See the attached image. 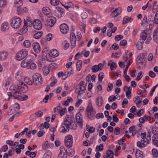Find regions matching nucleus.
Returning <instances> with one entry per match:
<instances>
[{"instance_id": "obj_29", "label": "nucleus", "mask_w": 158, "mask_h": 158, "mask_svg": "<svg viewBox=\"0 0 158 158\" xmlns=\"http://www.w3.org/2000/svg\"><path fill=\"white\" fill-rule=\"evenodd\" d=\"M153 39L154 42L158 43V32L156 30L153 33Z\"/></svg>"}, {"instance_id": "obj_9", "label": "nucleus", "mask_w": 158, "mask_h": 158, "mask_svg": "<svg viewBox=\"0 0 158 158\" xmlns=\"http://www.w3.org/2000/svg\"><path fill=\"white\" fill-rule=\"evenodd\" d=\"M70 39L71 48H73L76 46V37L74 33L72 32L71 33Z\"/></svg>"}, {"instance_id": "obj_30", "label": "nucleus", "mask_w": 158, "mask_h": 158, "mask_svg": "<svg viewBox=\"0 0 158 158\" xmlns=\"http://www.w3.org/2000/svg\"><path fill=\"white\" fill-rule=\"evenodd\" d=\"M96 103L99 106H102L103 103V100L102 97H100L97 98Z\"/></svg>"}, {"instance_id": "obj_42", "label": "nucleus", "mask_w": 158, "mask_h": 158, "mask_svg": "<svg viewBox=\"0 0 158 158\" xmlns=\"http://www.w3.org/2000/svg\"><path fill=\"white\" fill-rule=\"evenodd\" d=\"M43 71L44 74L47 75L49 72V68L47 66H44L43 68Z\"/></svg>"}, {"instance_id": "obj_57", "label": "nucleus", "mask_w": 158, "mask_h": 158, "mask_svg": "<svg viewBox=\"0 0 158 158\" xmlns=\"http://www.w3.org/2000/svg\"><path fill=\"white\" fill-rule=\"evenodd\" d=\"M123 38V36L121 35H116L115 36L114 39L116 41H118L120 40Z\"/></svg>"}, {"instance_id": "obj_38", "label": "nucleus", "mask_w": 158, "mask_h": 158, "mask_svg": "<svg viewBox=\"0 0 158 158\" xmlns=\"http://www.w3.org/2000/svg\"><path fill=\"white\" fill-rule=\"evenodd\" d=\"M50 145H52V144H48V142L46 141L42 145L43 148L44 150H46L47 148L50 147Z\"/></svg>"}, {"instance_id": "obj_52", "label": "nucleus", "mask_w": 158, "mask_h": 158, "mask_svg": "<svg viewBox=\"0 0 158 158\" xmlns=\"http://www.w3.org/2000/svg\"><path fill=\"white\" fill-rule=\"evenodd\" d=\"M152 152L153 156L155 157H157L158 156V151L156 149H153L152 150Z\"/></svg>"}, {"instance_id": "obj_41", "label": "nucleus", "mask_w": 158, "mask_h": 158, "mask_svg": "<svg viewBox=\"0 0 158 158\" xmlns=\"http://www.w3.org/2000/svg\"><path fill=\"white\" fill-rule=\"evenodd\" d=\"M23 45L26 48H29L31 46V43L29 40H26L23 43Z\"/></svg>"}, {"instance_id": "obj_28", "label": "nucleus", "mask_w": 158, "mask_h": 158, "mask_svg": "<svg viewBox=\"0 0 158 158\" xmlns=\"http://www.w3.org/2000/svg\"><path fill=\"white\" fill-rule=\"evenodd\" d=\"M12 93L13 94V96L15 98L19 100L20 99V94L19 92L14 90L12 91Z\"/></svg>"}, {"instance_id": "obj_16", "label": "nucleus", "mask_w": 158, "mask_h": 158, "mask_svg": "<svg viewBox=\"0 0 158 158\" xmlns=\"http://www.w3.org/2000/svg\"><path fill=\"white\" fill-rule=\"evenodd\" d=\"M74 70L71 67L68 68L66 71L64 73L63 77L65 76V77L64 79H66L69 76L73 74Z\"/></svg>"}, {"instance_id": "obj_13", "label": "nucleus", "mask_w": 158, "mask_h": 158, "mask_svg": "<svg viewBox=\"0 0 158 158\" xmlns=\"http://www.w3.org/2000/svg\"><path fill=\"white\" fill-rule=\"evenodd\" d=\"M60 30L61 32L64 34H66L69 30L68 26L66 24H61L60 26Z\"/></svg>"}, {"instance_id": "obj_32", "label": "nucleus", "mask_w": 158, "mask_h": 158, "mask_svg": "<svg viewBox=\"0 0 158 158\" xmlns=\"http://www.w3.org/2000/svg\"><path fill=\"white\" fill-rule=\"evenodd\" d=\"M152 139V143L154 145L158 147V137L155 136H153Z\"/></svg>"}, {"instance_id": "obj_43", "label": "nucleus", "mask_w": 158, "mask_h": 158, "mask_svg": "<svg viewBox=\"0 0 158 158\" xmlns=\"http://www.w3.org/2000/svg\"><path fill=\"white\" fill-rule=\"evenodd\" d=\"M25 21L26 22V24L27 25V26H30V25H32L33 24V21L32 19H31L30 18H27L26 20H24V21Z\"/></svg>"}, {"instance_id": "obj_6", "label": "nucleus", "mask_w": 158, "mask_h": 158, "mask_svg": "<svg viewBox=\"0 0 158 158\" xmlns=\"http://www.w3.org/2000/svg\"><path fill=\"white\" fill-rule=\"evenodd\" d=\"M55 11V15L59 18H60L63 16L64 12V10L60 7H56Z\"/></svg>"}, {"instance_id": "obj_3", "label": "nucleus", "mask_w": 158, "mask_h": 158, "mask_svg": "<svg viewBox=\"0 0 158 158\" xmlns=\"http://www.w3.org/2000/svg\"><path fill=\"white\" fill-rule=\"evenodd\" d=\"M21 22V20L19 18L16 17L10 20V25L11 27L17 29L20 27Z\"/></svg>"}, {"instance_id": "obj_17", "label": "nucleus", "mask_w": 158, "mask_h": 158, "mask_svg": "<svg viewBox=\"0 0 158 158\" xmlns=\"http://www.w3.org/2000/svg\"><path fill=\"white\" fill-rule=\"evenodd\" d=\"M9 29V25L7 22L2 23L1 26V30L2 31H7Z\"/></svg>"}, {"instance_id": "obj_56", "label": "nucleus", "mask_w": 158, "mask_h": 158, "mask_svg": "<svg viewBox=\"0 0 158 158\" xmlns=\"http://www.w3.org/2000/svg\"><path fill=\"white\" fill-rule=\"evenodd\" d=\"M113 87V84L109 83L108 86V88L107 89V91L108 92L110 91Z\"/></svg>"}, {"instance_id": "obj_19", "label": "nucleus", "mask_w": 158, "mask_h": 158, "mask_svg": "<svg viewBox=\"0 0 158 158\" xmlns=\"http://www.w3.org/2000/svg\"><path fill=\"white\" fill-rule=\"evenodd\" d=\"M33 48L35 52L38 53L40 52V48L39 44L38 43H35L33 44Z\"/></svg>"}, {"instance_id": "obj_34", "label": "nucleus", "mask_w": 158, "mask_h": 158, "mask_svg": "<svg viewBox=\"0 0 158 158\" xmlns=\"http://www.w3.org/2000/svg\"><path fill=\"white\" fill-rule=\"evenodd\" d=\"M82 62L81 60H78L77 63V69L78 71H80L82 67Z\"/></svg>"}, {"instance_id": "obj_22", "label": "nucleus", "mask_w": 158, "mask_h": 158, "mask_svg": "<svg viewBox=\"0 0 158 158\" xmlns=\"http://www.w3.org/2000/svg\"><path fill=\"white\" fill-rule=\"evenodd\" d=\"M8 56V53L6 52H0V59L3 60H5Z\"/></svg>"}, {"instance_id": "obj_53", "label": "nucleus", "mask_w": 158, "mask_h": 158, "mask_svg": "<svg viewBox=\"0 0 158 158\" xmlns=\"http://www.w3.org/2000/svg\"><path fill=\"white\" fill-rule=\"evenodd\" d=\"M153 22L155 24H158V13L156 12L155 15Z\"/></svg>"}, {"instance_id": "obj_20", "label": "nucleus", "mask_w": 158, "mask_h": 158, "mask_svg": "<svg viewBox=\"0 0 158 158\" xmlns=\"http://www.w3.org/2000/svg\"><path fill=\"white\" fill-rule=\"evenodd\" d=\"M17 86H18V89L19 90H23L22 89V88H24L27 89V86L25 84L23 83L22 82L20 81H19L17 83Z\"/></svg>"}, {"instance_id": "obj_14", "label": "nucleus", "mask_w": 158, "mask_h": 158, "mask_svg": "<svg viewBox=\"0 0 158 158\" xmlns=\"http://www.w3.org/2000/svg\"><path fill=\"white\" fill-rule=\"evenodd\" d=\"M122 10V8L120 7L116 8L111 13V16L113 18H115L121 13Z\"/></svg>"}, {"instance_id": "obj_61", "label": "nucleus", "mask_w": 158, "mask_h": 158, "mask_svg": "<svg viewBox=\"0 0 158 158\" xmlns=\"http://www.w3.org/2000/svg\"><path fill=\"white\" fill-rule=\"evenodd\" d=\"M75 152L74 150L72 149H71L69 150L68 154V155L72 156L74 154Z\"/></svg>"}, {"instance_id": "obj_27", "label": "nucleus", "mask_w": 158, "mask_h": 158, "mask_svg": "<svg viewBox=\"0 0 158 158\" xmlns=\"http://www.w3.org/2000/svg\"><path fill=\"white\" fill-rule=\"evenodd\" d=\"M133 19L128 16H126L124 17L123 20V24H125L131 21Z\"/></svg>"}, {"instance_id": "obj_35", "label": "nucleus", "mask_w": 158, "mask_h": 158, "mask_svg": "<svg viewBox=\"0 0 158 158\" xmlns=\"http://www.w3.org/2000/svg\"><path fill=\"white\" fill-rule=\"evenodd\" d=\"M27 25L26 24V21H24V25L22 29V33L23 34L25 33L27 31Z\"/></svg>"}, {"instance_id": "obj_64", "label": "nucleus", "mask_w": 158, "mask_h": 158, "mask_svg": "<svg viewBox=\"0 0 158 158\" xmlns=\"http://www.w3.org/2000/svg\"><path fill=\"white\" fill-rule=\"evenodd\" d=\"M43 158H51V155L49 152L45 153L44 155Z\"/></svg>"}, {"instance_id": "obj_37", "label": "nucleus", "mask_w": 158, "mask_h": 158, "mask_svg": "<svg viewBox=\"0 0 158 158\" xmlns=\"http://www.w3.org/2000/svg\"><path fill=\"white\" fill-rule=\"evenodd\" d=\"M25 59L29 62H32V61L34 60V57L33 55H29Z\"/></svg>"}, {"instance_id": "obj_59", "label": "nucleus", "mask_w": 158, "mask_h": 158, "mask_svg": "<svg viewBox=\"0 0 158 158\" xmlns=\"http://www.w3.org/2000/svg\"><path fill=\"white\" fill-rule=\"evenodd\" d=\"M148 22V20L147 19V17L146 15H145L143 19L142 23V24H146Z\"/></svg>"}, {"instance_id": "obj_12", "label": "nucleus", "mask_w": 158, "mask_h": 158, "mask_svg": "<svg viewBox=\"0 0 158 158\" xmlns=\"http://www.w3.org/2000/svg\"><path fill=\"white\" fill-rule=\"evenodd\" d=\"M124 91L126 92V96L128 99H130L131 97V88L130 87H127V86H124L123 88Z\"/></svg>"}, {"instance_id": "obj_23", "label": "nucleus", "mask_w": 158, "mask_h": 158, "mask_svg": "<svg viewBox=\"0 0 158 158\" xmlns=\"http://www.w3.org/2000/svg\"><path fill=\"white\" fill-rule=\"evenodd\" d=\"M50 53L51 56L53 58L56 57L59 55L58 51L56 49L51 50L50 51Z\"/></svg>"}, {"instance_id": "obj_46", "label": "nucleus", "mask_w": 158, "mask_h": 158, "mask_svg": "<svg viewBox=\"0 0 158 158\" xmlns=\"http://www.w3.org/2000/svg\"><path fill=\"white\" fill-rule=\"evenodd\" d=\"M24 81L27 83V84L31 85L32 84V81L30 80L29 78L27 77H26L24 79Z\"/></svg>"}, {"instance_id": "obj_39", "label": "nucleus", "mask_w": 158, "mask_h": 158, "mask_svg": "<svg viewBox=\"0 0 158 158\" xmlns=\"http://www.w3.org/2000/svg\"><path fill=\"white\" fill-rule=\"evenodd\" d=\"M28 68L32 69H34L36 68V65L33 62H29Z\"/></svg>"}, {"instance_id": "obj_45", "label": "nucleus", "mask_w": 158, "mask_h": 158, "mask_svg": "<svg viewBox=\"0 0 158 158\" xmlns=\"http://www.w3.org/2000/svg\"><path fill=\"white\" fill-rule=\"evenodd\" d=\"M103 145L102 144H100L99 146H97L96 148V151H100L103 150Z\"/></svg>"}, {"instance_id": "obj_47", "label": "nucleus", "mask_w": 158, "mask_h": 158, "mask_svg": "<svg viewBox=\"0 0 158 158\" xmlns=\"http://www.w3.org/2000/svg\"><path fill=\"white\" fill-rule=\"evenodd\" d=\"M143 73L140 71L138 74L136 78V80L137 81H139L142 77Z\"/></svg>"}, {"instance_id": "obj_60", "label": "nucleus", "mask_w": 158, "mask_h": 158, "mask_svg": "<svg viewBox=\"0 0 158 158\" xmlns=\"http://www.w3.org/2000/svg\"><path fill=\"white\" fill-rule=\"evenodd\" d=\"M153 58V55L152 53H150L148 56V60L149 61H152Z\"/></svg>"}, {"instance_id": "obj_51", "label": "nucleus", "mask_w": 158, "mask_h": 158, "mask_svg": "<svg viewBox=\"0 0 158 158\" xmlns=\"http://www.w3.org/2000/svg\"><path fill=\"white\" fill-rule=\"evenodd\" d=\"M92 72L94 73H96L98 71H99L97 65H95L93 66L92 68Z\"/></svg>"}, {"instance_id": "obj_10", "label": "nucleus", "mask_w": 158, "mask_h": 158, "mask_svg": "<svg viewBox=\"0 0 158 158\" xmlns=\"http://www.w3.org/2000/svg\"><path fill=\"white\" fill-rule=\"evenodd\" d=\"M67 151L64 148L61 146L60 147V151L57 158H67Z\"/></svg>"}, {"instance_id": "obj_44", "label": "nucleus", "mask_w": 158, "mask_h": 158, "mask_svg": "<svg viewBox=\"0 0 158 158\" xmlns=\"http://www.w3.org/2000/svg\"><path fill=\"white\" fill-rule=\"evenodd\" d=\"M59 0H50V3L52 5L55 6L59 4Z\"/></svg>"}, {"instance_id": "obj_63", "label": "nucleus", "mask_w": 158, "mask_h": 158, "mask_svg": "<svg viewBox=\"0 0 158 158\" xmlns=\"http://www.w3.org/2000/svg\"><path fill=\"white\" fill-rule=\"evenodd\" d=\"M127 44V40H123L120 41L119 44L120 46H125Z\"/></svg>"}, {"instance_id": "obj_49", "label": "nucleus", "mask_w": 158, "mask_h": 158, "mask_svg": "<svg viewBox=\"0 0 158 158\" xmlns=\"http://www.w3.org/2000/svg\"><path fill=\"white\" fill-rule=\"evenodd\" d=\"M6 0H0V7H4L6 5Z\"/></svg>"}, {"instance_id": "obj_11", "label": "nucleus", "mask_w": 158, "mask_h": 158, "mask_svg": "<svg viewBox=\"0 0 158 158\" xmlns=\"http://www.w3.org/2000/svg\"><path fill=\"white\" fill-rule=\"evenodd\" d=\"M34 28L37 30H40L42 28V26L40 20L36 19L33 23Z\"/></svg>"}, {"instance_id": "obj_62", "label": "nucleus", "mask_w": 158, "mask_h": 158, "mask_svg": "<svg viewBox=\"0 0 158 158\" xmlns=\"http://www.w3.org/2000/svg\"><path fill=\"white\" fill-rule=\"evenodd\" d=\"M152 132L153 134L156 135H158V132L157 130H156L155 127H152Z\"/></svg>"}, {"instance_id": "obj_31", "label": "nucleus", "mask_w": 158, "mask_h": 158, "mask_svg": "<svg viewBox=\"0 0 158 158\" xmlns=\"http://www.w3.org/2000/svg\"><path fill=\"white\" fill-rule=\"evenodd\" d=\"M14 5L17 7L20 6L23 4V2L22 0H15L14 2Z\"/></svg>"}, {"instance_id": "obj_33", "label": "nucleus", "mask_w": 158, "mask_h": 158, "mask_svg": "<svg viewBox=\"0 0 158 158\" xmlns=\"http://www.w3.org/2000/svg\"><path fill=\"white\" fill-rule=\"evenodd\" d=\"M114 153L111 150H108L106 153V158H114Z\"/></svg>"}, {"instance_id": "obj_4", "label": "nucleus", "mask_w": 158, "mask_h": 158, "mask_svg": "<svg viewBox=\"0 0 158 158\" xmlns=\"http://www.w3.org/2000/svg\"><path fill=\"white\" fill-rule=\"evenodd\" d=\"M28 55V52L25 49H22L17 53L16 58L18 60H21Z\"/></svg>"}, {"instance_id": "obj_25", "label": "nucleus", "mask_w": 158, "mask_h": 158, "mask_svg": "<svg viewBox=\"0 0 158 158\" xmlns=\"http://www.w3.org/2000/svg\"><path fill=\"white\" fill-rule=\"evenodd\" d=\"M135 156L136 158H143L142 152L139 149L136 150L135 153Z\"/></svg>"}, {"instance_id": "obj_55", "label": "nucleus", "mask_w": 158, "mask_h": 158, "mask_svg": "<svg viewBox=\"0 0 158 158\" xmlns=\"http://www.w3.org/2000/svg\"><path fill=\"white\" fill-rule=\"evenodd\" d=\"M117 99V98L114 95L110 96L108 98V101L110 102H112L114 101Z\"/></svg>"}, {"instance_id": "obj_15", "label": "nucleus", "mask_w": 158, "mask_h": 158, "mask_svg": "<svg viewBox=\"0 0 158 158\" xmlns=\"http://www.w3.org/2000/svg\"><path fill=\"white\" fill-rule=\"evenodd\" d=\"M42 12L44 15H47L48 17H50L52 16L50 10L48 7H44L42 9Z\"/></svg>"}, {"instance_id": "obj_5", "label": "nucleus", "mask_w": 158, "mask_h": 158, "mask_svg": "<svg viewBox=\"0 0 158 158\" xmlns=\"http://www.w3.org/2000/svg\"><path fill=\"white\" fill-rule=\"evenodd\" d=\"M64 142L65 146L68 148H71L73 143V138L70 135L66 136L65 138Z\"/></svg>"}, {"instance_id": "obj_21", "label": "nucleus", "mask_w": 158, "mask_h": 158, "mask_svg": "<svg viewBox=\"0 0 158 158\" xmlns=\"http://www.w3.org/2000/svg\"><path fill=\"white\" fill-rule=\"evenodd\" d=\"M146 141L144 140H141V141H139L137 143V146L139 148H142L145 147L147 144H145Z\"/></svg>"}, {"instance_id": "obj_36", "label": "nucleus", "mask_w": 158, "mask_h": 158, "mask_svg": "<svg viewBox=\"0 0 158 158\" xmlns=\"http://www.w3.org/2000/svg\"><path fill=\"white\" fill-rule=\"evenodd\" d=\"M143 41H141V40H140L139 41L137 44L136 46L137 48L139 50H141L143 48Z\"/></svg>"}, {"instance_id": "obj_2", "label": "nucleus", "mask_w": 158, "mask_h": 158, "mask_svg": "<svg viewBox=\"0 0 158 158\" xmlns=\"http://www.w3.org/2000/svg\"><path fill=\"white\" fill-rule=\"evenodd\" d=\"M33 83L36 85H41L43 82L42 78L41 75L38 73L34 74L32 76Z\"/></svg>"}, {"instance_id": "obj_1", "label": "nucleus", "mask_w": 158, "mask_h": 158, "mask_svg": "<svg viewBox=\"0 0 158 158\" xmlns=\"http://www.w3.org/2000/svg\"><path fill=\"white\" fill-rule=\"evenodd\" d=\"M65 118L64 123L61 125V127L63 128L61 131L62 132L65 133L69 131V128L73 130H75L77 128V125L73 121L71 117H69L67 115Z\"/></svg>"}, {"instance_id": "obj_40", "label": "nucleus", "mask_w": 158, "mask_h": 158, "mask_svg": "<svg viewBox=\"0 0 158 158\" xmlns=\"http://www.w3.org/2000/svg\"><path fill=\"white\" fill-rule=\"evenodd\" d=\"M43 32L42 31L39 32L34 35V37L36 39H39L41 36Z\"/></svg>"}, {"instance_id": "obj_58", "label": "nucleus", "mask_w": 158, "mask_h": 158, "mask_svg": "<svg viewBox=\"0 0 158 158\" xmlns=\"http://www.w3.org/2000/svg\"><path fill=\"white\" fill-rule=\"evenodd\" d=\"M143 58L144 57L143 54H139L137 56L136 61L143 60Z\"/></svg>"}, {"instance_id": "obj_50", "label": "nucleus", "mask_w": 158, "mask_h": 158, "mask_svg": "<svg viewBox=\"0 0 158 158\" xmlns=\"http://www.w3.org/2000/svg\"><path fill=\"white\" fill-rule=\"evenodd\" d=\"M104 75L103 73H100L98 75V80L100 82H101L104 77Z\"/></svg>"}, {"instance_id": "obj_8", "label": "nucleus", "mask_w": 158, "mask_h": 158, "mask_svg": "<svg viewBox=\"0 0 158 158\" xmlns=\"http://www.w3.org/2000/svg\"><path fill=\"white\" fill-rule=\"evenodd\" d=\"M75 117L76 122L78 125L81 127H82L83 121L81 114L80 112H77L76 114Z\"/></svg>"}, {"instance_id": "obj_48", "label": "nucleus", "mask_w": 158, "mask_h": 158, "mask_svg": "<svg viewBox=\"0 0 158 158\" xmlns=\"http://www.w3.org/2000/svg\"><path fill=\"white\" fill-rule=\"evenodd\" d=\"M117 66V64H116L114 62H112L111 63L110 69L112 70H114L115 69Z\"/></svg>"}, {"instance_id": "obj_7", "label": "nucleus", "mask_w": 158, "mask_h": 158, "mask_svg": "<svg viewBox=\"0 0 158 158\" xmlns=\"http://www.w3.org/2000/svg\"><path fill=\"white\" fill-rule=\"evenodd\" d=\"M86 112L87 113L89 114H87V116L89 118V115L94 116L96 113L95 110L93 109V108L91 104H89L88 105L86 108Z\"/></svg>"}, {"instance_id": "obj_24", "label": "nucleus", "mask_w": 158, "mask_h": 158, "mask_svg": "<svg viewBox=\"0 0 158 158\" xmlns=\"http://www.w3.org/2000/svg\"><path fill=\"white\" fill-rule=\"evenodd\" d=\"M29 62L25 58L23 60L21 63V66L22 68H28Z\"/></svg>"}, {"instance_id": "obj_54", "label": "nucleus", "mask_w": 158, "mask_h": 158, "mask_svg": "<svg viewBox=\"0 0 158 158\" xmlns=\"http://www.w3.org/2000/svg\"><path fill=\"white\" fill-rule=\"evenodd\" d=\"M67 111V109L66 108H63L60 110V114L61 116H62L64 115L65 113V112Z\"/></svg>"}, {"instance_id": "obj_18", "label": "nucleus", "mask_w": 158, "mask_h": 158, "mask_svg": "<svg viewBox=\"0 0 158 158\" xmlns=\"http://www.w3.org/2000/svg\"><path fill=\"white\" fill-rule=\"evenodd\" d=\"M56 21V18L55 17H52L51 19L47 20V25L50 27H52L54 25Z\"/></svg>"}, {"instance_id": "obj_26", "label": "nucleus", "mask_w": 158, "mask_h": 158, "mask_svg": "<svg viewBox=\"0 0 158 158\" xmlns=\"http://www.w3.org/2000/svg\"><path fill=\"white\" fill-rule=\"evenodd\" d=\"M148 36V34L146 33L145 31H143L140 34V37L141 38V39L140 40H141V41H143V42H144V41L146 39Z\"/></svg>"}]
</instances>
